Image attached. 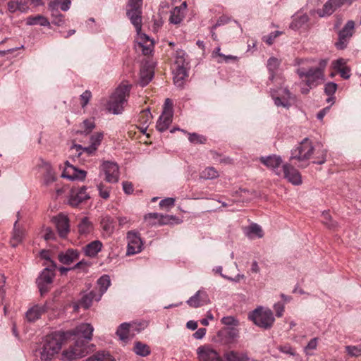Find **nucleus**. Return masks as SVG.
I'll use <instances>...</instances> for the list:
<instances>
[{
	"label": "nucleus",
	"instance_id": "nucleus-1",
	"mask_svg": "<svg viewBox=\"0 0 361 361\" xmlns=\"http://www.w3.org/2000/svg\"><path fill=\"white\" fill-rule=\"evenodd\" d=\"M93 326L88 323H82L77 326L74 329L64 331L67 339L72 336L76 338L73 346L62 353L63 360H73L85 357L89 353L87 343L92 339Z\"/></svg>",
	"mask_w": 361,
	"mask_h": 361
},
{
	"label": "nucleus",
	"instance_id": "nucleus-2",
	"mask_svg": "<svg viewBox=\"0 0 361 361\" xmlns=\"http://www.w3.org/2000/svg\"><path fill=\"white\" fill-rule=\"evenodd\" d=\"M66 339L64 331L54 332L47 335L44 339L42 348V361H51L54 355L58 354L63 341Z\"/></svg>",
	"mask_w": 361,
	"mask_h": 361
},
{
	"label": "nucleus",
	"instance_id": "nucleus-3",
	"mask_svg": "<svg viewBox=\"0 0 361 361\" xmlns=\"http://www.w3.org/2000/svg\"><path fill=\"white\" fill-rule=\"evenodd\" d=\"M130 89V85H119L111 96L107 104V109L114 114H121L125 105L127 104Z\"/></svg>",
	"mask_w": 361,
	"mask_h": 361
},
{
	"label": "nucleus",
	"instance_id": "nucleus-4",
	"mask_svg": "<svg viewBox=\"0 0 361 361\" xmlns=\"http://www.w3.org/2000/svg\"><path fill=\"white\" fill-rule=\"evenodd\" d=\"M248 319L257 326L264 329H270L275 321L272 311L262 307H257L250 312Z\"/></svg>",
	"mask_w": 361,
	"mask_h": 361
},
{
	"label": "nucleus",
	"instance_id": "nucleus-5",
	"mask_svg": "<svg viewBox=\"0 0 361 361\" xmlns=\"http://www.w3.org/2000/svg\"><path fill=\"white\" fill-rule=\"evenodd\" d=\"M314 148L308 138H305L300 145L291 152L290 160L296 159L300 162H305L310 159Z\"/></svg>",
	"mask_w": 361,
	"mask_h": 361
},
{
	"label": "nucleus",
	"instance_id": "nucleus-6",
	"mask_svg": "<svg viewBox=\"0 0 361 361\" xmlns=\"http://www.w3.org/2000/svg\"><path fill=\"white\" fill-rule=\"evenodd\" d=\"M56 267V263L54 261H51L50 267L44 268L39 276L37 279V286L41 295H44L49 291V288L48 286L53 281Z\"/></svg>",
	"mask_w": 361,
	"mask_h": 361
},
{
	"label": "nucleus",
	"instance_id": "nucleus-7",
	"mask_svg": "<svg viewBox=\"0 0 361 361\" xmlns=\"http://www.w3.org/2000/svg\"><path fill=\"white\" fill-rule=\"evenodd\" d=\"M297 73L300 78H306V85L310 88L316 87L319 84V80H322L324 78V73L321 68H311L307 71L304 68H299L297 71Z\"/></svg>",
	"mask_w": 361,
	"mask_h": 361
},
{
	"label": "nucleus",
	"instance_id": "nucleus-8",
	"mask_svg": "<svg viewBox=\"0 0 361 361\" xmlns=\"http://www.w3.org/2000/svg\"><path fill=\"white\" fill-rule=\"evenodd\" d=\"M352 3L353 0H328L325 2L322 9L312 11L311 13H316L321 18L330 16L343 5L350 6Z\"/></svg>",
	"mask_w": 361,
	"mask_h": 361
},
{
	"label": "nucleus",
	"instance_id": "nucleus-9",
	"mask_svg": "<svg viewBox=\"0 0 361 361\" xmlns=\"http://www.w3.org/2000/svg\"><path fill=\"white\" fill-rule=\"evenodd\" d=\"M137 33L136 41L139 49H141L144 55L152 53L154 48V41L148 35L141 32L142 24H134Z\"/></svg>",
	"mask_w": 361,
	"mask_h": 361
},
{
	"label": "nucleus",
	"instance_id": "nucleus-10",
	"mask_svg": "<svg viewBox=\"0 0 361 361\" xmlns=\"http://www.w3.org/2000/svg\"><path fill=\"white\" fill-rule=\"evenodd\" d=\"M276 174L277 176H283V178L295 185H299L302 183L300 173L289 164H283L282 171H276Z\"/></svg>",
	"mask_w": 361,
	"mask_h": 361
},
{
	"label": "nucleus",
	"instance_id": "nucleus-11",
	"mask_svg": "<svg viewBox=\"0 0 361 361\" xmlns=\"http://www.w3.org/2000/svg\"><path fill=\"white\" fill-rule=\"evenodd\" d=\"M101 170L105 174V180L111 183H117L119 179V169L117 164L112 161H104Z\"/></svg>",
	"mask_w": 361,
	"mask_h": 361
},
{
	"label": "nucleus",
	"instance_id": "nucleus-12",
	"mask_svg": "<svg viewBox=\"0 0 361 361\" xmlns=\"http://www.w3.org/2000/svg\"><path fill=\"white\" fill-rule=\"evenodd\" d=\"M128 249L127 255H132L139 253L142 250V242L139 235L134 231L127 233Z\"/></svg>",
	"mask_w": 361,
	"mask_h": 361
},
{
	"label": "nucleus",
	"instance_id": "nucleus-13",
	"mask_svg": "<svg viewBox=\"0 0 361 361\" xmlns=\"http://www.w3.org/2000/svg\"><path fill=\"white\" fill-rule=\"evenodd\" d=\"M52 222L55 224L58 233L61 238H66L70 232L69 219L67 216L59 214L52 218Z\"/></svg>",
	"mask_w": 361,
	"mask_h": 361
},
{
	"label": "nucleus",
	"instance_id": "nucleus-14",
	"mask_svg": "<svg viewBox=\"0 0 361 361\" xmlns=\"http://www.w3.org/2000/svg\"><path fill=\"white\" fill-rule=\"evenodd\" d=\"M354 24H345L338 32V40L335 45L338 49H344L354 32Z\"/></svg>",
	"mask_w": 361,
	"mask_h": 361
},
{
	"label": "nucleus",
	"instance_id": "nucleus-15",
	"mask_svg": "<svg viewBox=\"0 0 361 361\" xmlns=\"http://www.w3.org/2000/svg\"><path fill=\"white\" fill-rule=\"evenodd\" d=\"M197 352L200 361H222L219 353L208 345L199 347Z\"/></svg>",
	"mask_w": 361,
	"mask_h": 361
},
{
	"label": "nucleus",
	"instance_id": "nucleus-16",
	"mask_svg": "<svg viewBox=\"0 0 361 361\" xmlns=\"http://www.w3.org/2000/svg\"><path fill=\"white\" fill-rule=\"evenodd\" d=\"M210 300L206 291L199 290L187 300V304L193 308H197L209 303Z\"/></svg>",
	"mask_w": 361,
	"mask_h": 361
},
{
	"label": "nucleus",
	"instance_id": "nucleus-17",
	"mask_svg": "<svg viewBox=\"0 0 361 361\" xmlns=\"http://www.w3.org/2000/svg\"><path fill=\"white\" fill-rule=\"evenodd\" d=\"M50 308L49 303L46 302L43 305H36L29 309L26 312V318L29 322H35L40 318Z\"/></svg>",
	"mask_w": 361,
	"mask_h": 361
},
{
	"label": "nucleus",
	"instance_id": "nucleus-18",
	"mask_svg": "<svg viewBox=\"0 0 361 361\" xmlns=\"http://www.w3.org/2000/svg\"><path fill=\"white\" fill-rule=\"evenodd\" d=\"M18 219L16 221L13 225V235L11 240V244L13 247H16L20 243L25 235V228L19 224L20 212L17 213Z\"/></svg>",
	"mask_w": 361,
	"mask_h": 361
},
{
	"label": "nucleus",
	"instance_id": "nucleus-19",
	"mask_svg": "<svg viewBox=\"0 0 361 361\" xmlns=\"http://www.w3.org/2000/svg\"><path fill=\"white\" fill-rule=\"evenodd\" d=\"M66 165L67 166L66 169L63 173L62 176L64 178H67L69 180H83L87 175V172L84 170H79L76 169L73 165L70 164L67 161L66 162Z\"/></svg>",
	"mask_w": 361,
	"mask_h": 361
},
{
	"label": "nucleus",
	"instance_id": "nucleus-20",
	"mask_svg": "<svg viewBox=\"0 0 361 361\" xmlns=\"http://www.w3.org/2000/svg\"><path fill=\"white\" fill-rule=\"evenodd\" d=\"M90 198L86 192V188L82 187L79 190H71V193L68 200L69 204L73 207H77L80 203Z\"/></svg>",
	"mask_w": 361,
	"mask_h": 361
},
{
	"label": "nucleus",
	"instance_id": "nucleus-21",
	"mask_svg": "<svg viewBox=\"0 0 361 361\" xmlns=\"http://www.w3.org/2000/svg\"><path fill=\"white\" fill-rule=\"evenodd\" d=\"M281 93L279 94V96H275L274 94L271 92L274 104L277 106L288 108L290 106L289 100L291 97V94L287 88L281 89Z\"/></svg>",
	"mask_w": 361,
	"mask_h": 361
},
{
	"label": "nucleus",
	"instance_id": "nucleus-22",
	"mask_svg": "<svg viewBox=\"0 0 361 361\" xmlns=\"http://www.w3.org/2000/svg\"><path fill=\"white\" fill-rule=\"evenodd\" d=\"M219 337L225 339V343H231L239 336V331L235 327H226L219 331Z\"/></svg>",
	"mask_w": 361,
	"mask_h": 361
},
{
	"label": "nucleus",
	"instance_id": "nucleus-23",
	"mask_svg": "<svg viewBox=\"0 0 361 361\" xmlns=\"http://www.w3.org/2000/svg\"><path fill=\"white\" fill-rule=\"evenodd\" d=\"M79 257V252L77 250L68 249L64 252H60L58 258L60 262L63 264H71Z\"/></svg>",
	"mask_w": 361,
	"mask_h": 361
},
{
	"label": "nucleus",
	"instance_id": "nucleus-24",
	"mask_svg": "<svg viewBox=\"0 0 361 361\" xmlns=\"http://www.w3.org/2000/svg\"><path fill=\"white\" fill-rule=\"evenodd\" d=\"M97 298H95L94 291H91L89 294H85L82 296L80 300L73 305V310L77 312L80 307H82L85 310L88 309L94 299L96 300Z\"/></svg>",
	"mask_w": 361,
	"mask_h": 361
},
{
	"label": "nucleus",
	"instance_id": "nucleus-25",
	"mask_svg": "<svg viewBox=\"0 0 361 361\" xmlns=\"http://www.w3.org/2000/svg\"><path fill=\"white\" fill-rule=\"evenodd\" d=\"M260 161L268 168L272 169L274 171H279V167L282 163L281 157L276 155H270L268 157H262Z\"/></svg>",
	"mask_w": 361,
	"mask_h": 361
},
{
	"label": "nucleus",
	"instance_id": "nucleus-26",
	"mask_svg": "<svg viewBox=\"0 0 361 361\" xmlns=\"http://www.w3.org/2000/svg\"><path fill=\"white\" fill-rule=\"evenodd\" d=\"M225 361H250V357L245 353L237 350H226L224 353Z\"/></svg>",
	"mask_w": 361,
	"mask_h": 361
},
{
	"label": "nucleus",
	"instance_id": "nucleus-27",
	"mask_svg": "<svg viewBox=\"0 0 361 361\" xmlns=\"http://www.w3.org/2000/svg\"><path fill=\"white\" fill-rule=\"evenodd\" d=\"M173 82L176 86L183 87L185 80L188 77L186 67H176L173 71Z\"/></svg>",
	"mask_w": 361,
	"mask_h": 361
},
{
	"label": "nucleus",
	"instance_id": "nucleus-28",
	"mask_svg": "<svg viewBox=\"0 0 361 361\" xmlns=\"http://www.w3.org/2000/svg\"><path fill=\"white\" fill-rule=\"evenodd\" d=\"M102 247V242L99 240H94L85 245L83 247V250L86 256L94 257L99 252L101 251Z\"/></svg>",
	"mask_w": 361,
	"mask_h": 361
},
{
	"label": "nucleus",
	"instance_id": "nucleus-29",
	"mask_svg": "<svg viewBox=\"0 0 361 361\" xmlns=\"http://www.w3.org/2000/svg\"><path fill=\"white\" fill-rule=\"evenodd\" d=\"M172 118L173 116H171V113L161 114L157 122V130L159 132L166 130L172 122Z\"/></svg>",
	"mask_w": 361,
	"mask_h": 361
},
{
	"label": "nucleus",
	"instance_id": "nucleus-30",
	"mask_svg": "<svg viewBox=\"0 0 361 361\" xmlns=\"http://www.w3.org/2000/svg\"><path fill=\"white\" fill-rule=\"evenodd\" d=\"M97 149L95 147L90 145L88 147H83L80 145L74 144L72 145L71 150L75 151V154L78 158L80 157L84 154H86L87 156H91L94 154Z\"/></svg>",
	"mask_w": 361,
	"mask_h": 361
},
{
	"label": "nucleus",
	"instance_id": "nucleus-31",
	"mask_svg": "<svg viewBox=\"0 0 361 361\" xmlns=\"http://www.w3.org/2000/svg\"><path fill=\"white\" fill-rule=\"evenodd\" d=\"M130 323H123L117 329L116 334L120 340L124 343H127L130 340V328L131 327Z\"/></svg>",
	"mask_w": 361,
	"mask_h": 361
},
{
	"label": "nucleus",
	"instance_id": "nucleus-32",
	"mask_svg": "<svg viewBox=\"0 0 361 361\" xmlns=\"http://www.w3.org/2000/svg\"><path fill=\"white\" fill-rule=\"evenodd\" d=\"M41 166L45 170L44 181L46 185H49L56 180L55 173L49 163L42 161Z\"/></svg>",
	"mask_w": 361,
	"mask_h": 361
},
{
	"label": "nucleus",
	"instance_id": "nucleus-33",
	"mask_svg": "<svg viewBox=\"0 0 361 361\" xmlns=\"http://www.w3.org/2000/svg\"><path fill=\"white\" fill-rule=\"evenodd\" d=\"M111 284L110 277L108 275H103L97 280L99 295L96 300H99L101 296L106 291Z\"/></svg>",
	"mask_w": 361,
	"mask_h": 361
},
{
	"label": "nucleus",
	"instance_id": "nucleus-34",
	"mask_svg": "<svg viewBox=\"0 0 361 361\" xmlns=\"http://www.w3.org/2000/svg\"><path fill=\"white\" fill-rule=\"evenodd\" d=\"M142 7H128L126 15L131 23H141Z\"/></svg>",
	"mask_w": 361,
	"mask_h": 361
},
{
	"label": "nucleus",
	"instance_id": "nucleus-35",
	"mask_svg": "<svg viewBox=\"0 0 361 361\" xmlns=\"http://www.w3.org/2000/svg\"><path fill=\"white\" fill-rule=\"evenodd\" d=\"M78 232L80 235H86L92 232L93 229L92 224L87 217H83L78 224Z\"/></svg>",
	"mask_w": 361,
	"mask_h": 361
},
{
	"label": "nucleus",
	"instance_id": "nucleus-36",
	"mask_svg": "<svg viewBox=\"0 0 361 361\" xmlns=\"http://www.w3.org/2000/svg\"><path fill=\"white\" fill-rule=\"evenodd\" d=\"M71 0H54L49 4V8H52L54 11H57V9H61L63 11H67L71 6Z\"/></svg>",
	"mask_w": 361,
	"mask_h": 361
},
{
	"label": "nucleus",
	"instance_id": "nucleus-37",
	"mask_svg": "<svg viewBox=\"0 0 361 361\" xmlns=\"http://www.w3.org/2000/svg\"><path fill=\"white\" fill-rule=\"evenodd\" d=\"M154 73L149 68H142L140 70V84L141 86H146L152 79Z\"/></svg>",
	"mask_w": 361,
	"mask_h": 361
},
{
	"label": "nucleus",
	"instance_id": "nucleus-38",
	"mask_svg": "<svg viewBox=\"0 0 361 361\" xmlns=\"http://www.w3.org/2000/svg\"><path fill=\"white\" fill-rule=\"evenodd\" d=\"M134 352L142 357H146L151 353L149 345L142 342L137 341L135 343Z\"/></svg>",
	"mask_w": 361,
	"mask_h": 361
},
{
	"label": "nucleus",
	"instance_id": "nucleus-39",
	"mask_svg": "<svg viewBox=\"0 0 361 361\" xmlns=\"http://www.w3.org/2000/svg\"><path fill=\"white\" fill-rule=\"evenodd\" d=\"M87 361H116L115 359L109 353L105 351H100L95 353L94 355L88 357Z\"/></svg>",
	"mask_w": 361,
	"mask_h": 361
},
{
	"label": "nucleus",
	"instance_id": "nucleus-40",
	"mask_svg": "<svg viewBox=\"0 0 361 361\" xmlns=\"http://www.w3.org/2000/svg\"><path fill=\"white\" fill-rule=\"evenodd\" d=\"M184 18V12L181 8L175 7L171 11L169 23H181Z\"/></svg>",
	"mask_w": 361,
	"mask_h": 361
},
{
	"label": "nucleus",
	"instance_id": "nucleus-41",
	"mask_svg": "<svg viewBox=\"0 0 361 361\" xmlns=\"http://www.w3.org/2000/svg\"><path fill=\"white\" fill-rule=\"evenodd\" d=\"M280 65V61L275 57H271L267 61V68L270 73L269 79L272 80L274 78L276 71Z\"/></svg>",
	"mask_w": 361,
	"mask_h": 361
},
{
	"label": "nucleus",
	"instance_id": "nucleus-42",
	"mask_svg": "<svg viewBox=\"0 0 361 361\" xmlns=\"http://www.w3.org/2000/svg\"><path fill=\"white\" fill-rule=\"evenodd\" d=\"M176 67H186L188 63L185 61V52L182 49L176 51L175 54V63Z\"/></svg>",
	"mask_w": 361,
	"mask_h": 361
},
{
	"label": "nucleus",
	"instance_id": "nucleus-43",
	"mask_svg": "<svg viewBox=\"0 0 361 361\" xmlns=\"http://www.w3.org/2000/svg\"><path fill=\"white\" fill-rule=\"evenodd\" d=\"M95 127L94 121L91 119L85 120L80 125L81 129L77 131V133L89 134Z\"/></svg>",
	"mask_w": 361,
	"mask_h": 361
},
{
	"label": "nucleus",
	"instance_id": "nucleus-44",
	"mask_svg": "<svg viewBox=\"0 0 361 361\" xmlns=\"http://www.w3.org/2000/svg\"><path fill=\"white\" fill-rule=\"evenodd\" d=\"M247 234L250 238H262L263 236V231L258 224H252L247 228Z\"/></svg>",
	"mask_w": 361,
	"mask_h": 361
},
{
	"label": "nucleus",
	"instance_id": "nucleus-45",
	"mask_svg": "<svg viewBox=\"0 0 361 361\" xmlns=\"http://www.w3.org/2000/svg\"><path fill=\"white\" fill-rule=\"evenodd\" d=\"M200 176L207 180L214 179L219 176V173L214 167H207L200 173Z\"/></svg>",
	"mask_w": 361,
	"mask_h": 361
},
{
	"label": "nucleus",
	"instance_id": "nucleus-46",
	"mask_svg": "<svg viewBox=\"0 0 361 361\" xmlns=\"http://www.w3.org/2000/svg\"><path fill=\"white\" fill-rule=\"evenodd\" d=\"M152 116L151 114V112L149 109H147L145 110H143L141 111L140 116H139V121L143 126H146L145 127H143L142 128V131L144 132L146 130L147 127V123L149 122L150 119L152 118Z\"/></svg>",
	"mask_w": 361,
	"mask_h": 361
},
{
	"label": "nucleus",
	"instance_id": "nucleus-47",
	"mask_svg": "<svg viewBox=\"0 0 361 361\" xmlns=\"http://www.w3.org/2000/svg\"><path fill=\"white\" fill-rule=\"evenodd\" d=\"M322 223L329 228H334L337 226V223L332 220L329 212L324 211L322 214Z\"/></svg>",
	"mask_w": 361,
	"mask_h": 361
},
{
	"label": "nucleus",
	"instance_id": "nucleus-48",
	"mask_svg": "<svg viewBox=\"0 0 361 361\" xmlns=\"http://www.w3.org/2000/svg\"><path fill=\"white\" fill-rule=\"evenodd\" d=\"M345 351L350 357L361 356V345H346Z\"/></svg>",
	"mask_w": 361,
	"mask_h": 361
},
{
	"label": "nucleus",
	"instance_id": "nucleus-49",
	"mask_svg": "<svg viewBox=\"0 0 361 361\" xmlns=\"http://www.w3.org/2000/svg\"><path fill=\"white\" fill-rule=\"evenodd\" d=\"M161 214L157 212L149 213L146 214L144 217L145 220L148 222V224L151 226L159 224Z\"/></svg>",
	"mask_w": 361,
	"mask_h": 361
},
{
	"label": "nucleus",
	"instance_id": "nucleus-50",
	"mask_svg": "<svg viewBox=\"0 0 361 361\" xmlns=\"http://www.w3.org/2000/svg\"><path fill=\"white\" fill-rule=\"evenodd\" d=\"M221 322L223 324L230 327H235L239 325V321L233 316L224 317Z\"/></svg>",
	"mask_w": 361,
	"mask_h": 361
},
{
	"label": "nucleus",
	"instance_id": "nucleus-51",
	"mask_svg": "<svg viewBox=\"0 0 361 361\" xmlns=\"http://www.w3.org/2000/svg\"><path fill=\"white\" fill-rule=\"evenodd\" d=\"M29 2H30V0H19V1H16L11 5L12 6L16 5V8H18V11L24 13V12H26L29 8V6H28Z\"/></svg>",
	"mask_w": 361,
	"mask_h": 361
},
{
	"label": "nucleus",
	"instance_id": "nucleus-52",
	"mask_svg": "<svg viewBox=\"0 0 361 361\" xmlns=\"http://www.w3.org/2000/svg\"><path fill=\"white\" fill-rule=\"evenodd\" d=\"M103 229L107 232H112L114 230L113 220L109 216L104 218L101 222Z\"/></svg>",
	"mask_w": 361,
	"mask_h": 361
},
{
	"label": "nucleus",
	"instance_id": "nucleus-53",
	"mask_svg": "<svg viewBox=\"0 0 361 361\" xmlns=\"http://www.w3.org/2000/svg\"><path fill=\"white\" fill-rule=\"evenodd\" d=\"M282 34V32L281 31H275L274 32L270 33L268 35H264L262 37V40L265 42L267 44L271 45L274 39L279 35Z\"/></svg>",
	"mask_w": 361,
	"mask_h": 361
},
{
	"label": "nucleus",
	"instance_id": "nucleus-54",
	"mask_svg": "<svg viewBox=\"0 0 361 361\" xmlns=\"http://www.w3.org/2000/svg\"><path fill=\"white\" fill-rule=\"evenodd\" d=\"M103 138V134L102 133H97L90 137V145L95 147L96 149L100 145Z\"/></svg>",
	"mask_w": 361,
	"mask_h": 361
},
{
	"label": "nucleus",
	"instance_id": "nucleus-55",
	"mask_svg": "<svg viewBox=\"0 0 361 361\" xmlns=\"http://www.w3.org/2000/svg\"><path fill=\"white\" fill-rule=\"evenodd\" d=\"M277 349L286 355H293L294 356L295 355V350L291 347L290 344H284V345H280L277 347Z\"/></svg>",
	"mask_w": 361,
	"mask_h": 361
},
{
	"label": "nucleus",
	"instance_id": "nucleus-56",
	"mask_svg": "<svg viewBox=\"0 0 361 361\" xmlns=\"http://www.w3.org/2000/svg\"><path fill=\"white\" fill-rule=\"evenodd\" d=\"M189 140L192 143L202 144V143L205 142L206 138L202 135H200L194 133L189 134Z\"/></svg>",
	"mask_w": 361,
	"mask_h": 361
},
{
	"label": "nucleus",
	"instance_id": "nucleus-57",
	"mask_svg": "<svg viewBox=\"0 0 361 361\" xmlns=\"http://www.w3.org/2000/svg\"><path fill=\"white\" fill-rule=\"evenodd\" d=\"M337 90V84L333 82H327L325 85L324 92L329 96H333Z\"/></svg>",
	"mask_w": 361,
	"mask_h": 361
},
{
	"label": "nucleus",
	"instance_id": "nucleus-58",
	"mask_svg": "<svg viewBox=\"0 0 361 361\" xmlns=\"http://www.w3.org/2000/svg\"><path fill=\"white\" fill-rule=\"evenodd\" d=\"M293 17V20L298 23H307L309 20L308 16L302 11H298Z\"/></svg>",
	"mask_w": 361,
	"mask_h": 361
},
{
	"label": "nucleus",
	"instance_id": "nucleus-59",
	"mask_svg": "<svg viewBox=\"0 0 361 361\" xmlns=\"http://www.w3.org/2000/svg\"><path fill=\"white\" fill-rule=\"evenodd\" d=\"M99 195L103 199H108L109 197V190L107 187L104 186L102 183H99L97 185Z\"/></svg>",
	"mask_w": 361,
	"mask_h": 361
},
{
	"label": "nucleus",
	"instance_id": "nucleus-60",
	"mask_svg": "<svg viewBox=\"0 0 361 361\" xmlns=\"http://www.w3.org/2000/svg\"><path fill=\"white\" fill-rule=\"evenodd\" d=\"M175 219H178L175 216L161 214L159 224V225L169 224H171V221H173Z\"/></svg>",
	"mask_w": 361,
	"mask_h": 361
},
{
	"label": "nucleus",
	"instance_id": "nucleus-61",
	"mask_svg": "<svg viewBox=\"0 0 361 361\" xmlns=\"http://www.w3.org/2000/svg\"><path fill=\"white\" fill-rule=\"evenodd\" d=\"M91 97H92V93L89 90L85 91L80 95V99L82 101L81 106L82 108H84L88 104Z\"/></svg>",
	"mask_w": 361,
	"mask_h": 361
},
{
	"label": "nucleus",
	"instance_id": "nucleus-62",
	"mask_svg": "<svg viewBox=\"0 0 361 361\" xmlns=\"http://www.w3.org/2000/svg\"><path fill=\"white\" fill-rule=\"evenodd\" d=\"M175 200L171 197L165 198L159 202V206L161 208H170L174 205Z\"/></svg>",
	"mask_w": 361,
	"mask_h": 361
},
{
	"label": "nucleus",
	"instance_id": "nucleus-63",
	"mask_svg": "<svg viewBox=\"0 0 361 361\" xmlns=\"http://www.w3.org/2000/svg\"><path fill=\"white\" fill-rule=\"evenodd\" d=\"M317 343H318L317 338H314L311 339L305 348L306 353L310 354L309 351L315 350L317 348Z\"/></svg>",
	"mask_w": 361,
	"mask_h": 361
},
{
	"label": "nucleus",
	"instance_id": "nucleus-64",
	"mask_svg": "<svg viewBox=\"0 0 361 361\" xmlns=\"http://www.w3.org/2000/svg\"><path fill=\"white\" fill-rule=\"evenodd\" d=\"M173 103L171 100L169 98L166 99L164 104V110L161 114H165L167 113H171V116H173Z\"/></svg>",
	"mask_w": 361,
	"mask_h": 361
}]
</instances>
